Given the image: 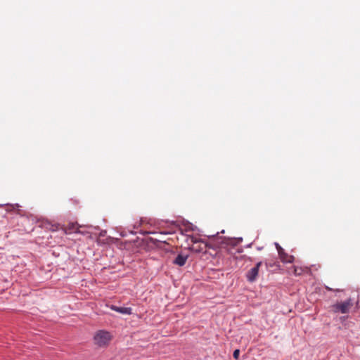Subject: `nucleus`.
<instances>
[{"mask_svg":"<svg viewBox=\"0 0 360 360\" xmlns=\"http://www.w3.org/2000/svg\"><path fill=\"white\" fill-rule=\"evenodd\" d=\"M309 271L308 267L293 266V274L295 276H301L303 274L308 273Z\"/></svg>","mask_w":360,"mask_h":360,"instance_id":"9","label":"nucleus"},{"mask_svg":"<svg viewBox=\"0 0 360 360\" xmlns=\"http://www.w3.org/2000/svg\"><path fill=\"white\" fill-rule=\"evenodd\" d=\"M79 226L77 224V223H70L66 226L63 228V230L66 234H70L73 232L79 233Z\"/></svg>","mask_w":360,"mask_h":360,"instance_id":"5","label":"nucleus"},{"mask_svg":"<svg viewBox=\"0 0 360 360\" xmlns=\"http://www.w3.org/2000/svg\"><path fill=\"white\" fill-rule=\"evenodd\" d=\"M239 354H240V350L239 349H236L233 352V356L234 359H238V357H239Z\"/></svg>","mask_w":360,"mask_h":360,"instance_id":"11","label":"nucleus"},{"mask_svg":"<svg viewBox=\"0 0 360 360\" xmlns=\"http://www.w3.org/2000/svg\"><path fill=\"white\" fill-rule=\"evenodd\" d=\"M281 260L284 263H292L295 257L292 255L287 254L285 252L281 251V255L279 256Z\"/></svg>","mask_w":360,"mask_h":360,"instance_id":"8","label":"nucleus"},{"mask_svg":"<svg viewBox=\"0 0 360 360\" xmlns=\"http://www.w3.org/2000/svg\"><path fill=\"white\" fill-rule=\"evenodd\" d=\"M188 257V255L180 253L176 257V258L173 261V263L177 266H183L186 264Z\"/></svg>","mask_w":360,"mask_h":360,"instance_id":"6","label":"nucleus"},{"mask_svg":"<svg viewBox=\"0 0 360 360\" xmlns=\"http://www.w3.org/2000/svg\"><path fill=\"white\" fill-rule=\"evenodd\" d=\"M159 241L160 242H165V240H163L162 239L160 238V239H158Z\"/></svg>","mask_w":360,"mask_h":360,"instance_id":"13","label":"nucleus"},{"mask_svg":"<svg viewBox=\"0 0 360 360\" xmlns=\"http://www.w3.org/2000/svg\"><path fill=\"white\" fill-rule=\"evenodd\" d=\"M233 240L231 239V240H229V243H231V244H233Z\"/></svg>","mask_w":360,"mask_h":360,"instance_id":"12","label":"nucleus"},{"mask_svg":"<svg viewBox=\"0 0 360 360\" xmlns=\"http://www.w3.org/2000/svg\"><path fill=\"white\" fill-rule=\"evenodd\" d=\"M186 242L188 245H191L189 249L193 252L200 253L206 251L207 244L201 239L195 236H188Z\"/></svg>","mask_w":360,"mask_h":360,"instance_id":"2","label":"nucleus"},{"mask_svg":"<svg viewBox=\"0 0 360 360\" xmlns=\"http://www.w3.org/2000/svg\"><path fill=\"white\" fill-rule=\"evenodd\" d=\"M262 265V262H259L257 264L250 269L246 274V278L249 282H254L258 276L259 269Z\"/></svg>","mask_w":360,"mask_h":360,"instance_id":"4","label":"nucleus"},{"mask_svg":"<svg viewBox=\"0 0 360 360\" xmlns=\"http://www.w3.org/2000/svg\"><path fill=\"white\" fill-rule=\"evenodd\" d=\"M275 246L277 249L278 255L280 256L281 255V251L285 252L284 250L280 246V245L277 243H275Z\"/></svg>","mask_w":360,"mask_h":360,"instance_id":"10","label":"nucleus"},{"mask_svg":"<svg viewBox=\"0 0 360 360\" xmlns=\"http://www.w3.org/2000/svg\"><path fill=\"white\" fill-rule=\"evenodd\" d=\"M113 335L109 331L99 330L94 336V343L99 347H106L112 340Z\"/></svg>","mask_w":360,"mask_h":360,"instance_id":"1","label":"nucleus"},{"mask_svg":"<svg viewBox=\"0 0 360 360\" xmlns=\"http://www.w3.org/2000/svg\"><path fill=\"white\" fill-rule=\"evenodd\" d=\"M110 308L113 311H115L122 314H131L132 313V309L131 307H121L112 305Z\"/></svg>","mask_w":360,"mask_h":360,"instance_id":"7","label":"nucleus"},{"mask_svg":"<svg viewBox=\"0 0 360 360\" xmlns=\"http://www.w3.org/2000/svg\"><path fill=\"white\" fill-rule=\"evenodd\" d=\"M354 302L351 298L341 302H337L336 304L331 306V311L334 313L341 312L342 314H347L349 311V309L352 307Z\"/></svg>","mask_w":360,"mask_h":360,"instance_id":"3","label":"nucleus"}]
</instances>
